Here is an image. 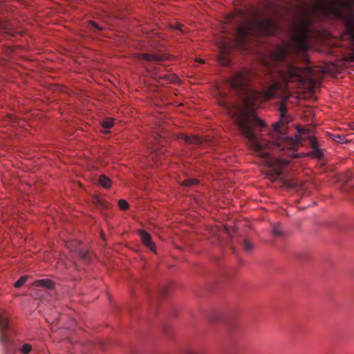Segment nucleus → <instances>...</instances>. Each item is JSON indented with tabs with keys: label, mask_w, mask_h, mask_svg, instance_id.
Instances as JSON below:
<instances>
[{
	"label": "nucleus",
	"mask_w": 354,
	"mask_h": 354,
	"mask_svg": "<svg viewBox=\"0 0 354 354\" xmlns=\"http://www.w3.org/2000/svg\"><path fill=\"white\" fill-rule=\"evenodd\" d=\"M312 8L301 6L298 16L294 19L290 42L279 46L271 55L270 64L264 62L265 77L262 89L252 88L250 83L259 80L254 71L242 69L235 73L228 84L240 102L232 103L226 99L218 101L247 140L248 147L259 156L270 169L272 180L280 179L282 185L290 188L298 185L297 180L281 177L283 169L288 160L271 156L270 150H295L301 142L304 132L295 138L285 135L289 121L285 91L288 84H303L312 74L309 67L296 66L295 59L304 55L309 48L310 28L313 23V10L323 8L326 16L344 24L345 30L341 39L348 41L354 55V1H313Z\"/></svg>",
	"instance_id": "nucleus-1"
},
{
	"label": "nucleus",
	"mask_w": 354,
	"mask_h": 354,
	"mask_svg": "<svg viewBox=\"0 0 354 354\" xmlns=\"http://www.w3.org/2000/svg\"><path fill=\"white\" fill-rule=\"evenodd\" d=\"M227 23L232 26L236 44L243 48L252 35H274L279 30L274 19L257 8L236 10L228 14Z\"/></svg>",
	"instance_id": "nucleus-2"
},
{
	"label": "nucleus",
	"mask_w": 354,
	"mask_h": 354,
	"mask_svg": "<svg viewBox=\"0 0 354 354\" xmlns=\"http://www.w3.org/2000/svg\"><path fill=\"white\" fill-rule=\"evenodd\" d=\"M14 329L10 326L8 313L0 312V342L3 346L5 354H15L14 341L12 337Z\"/></svg>",
	"instance_id": "nucleus-3"
},
{
	"label": "nucleus",
	"mask_w": 354,
	"mask_h": 354,
	"mask_svg": "<svg viewBox=\"0 0 354 354\" xmlns=\"http://www.w3.org/2000/svg\"><path fill=\"white\" fill-rule=\"evenodd\" d=\"M139 59H143L147 62H151L154 63H160L162 61L169 59L166 55H158L156 53H140L138 55Z\"/></svg>",
	"instance_id": "nucleus-4"
},
{
	"label": "nucleus",
	"mask_w": 354,
	"mask_h": 354,
	"mask_svg": "<svg viewBox=\"0 0 354 354\" xmlns=\"http://www.w3.org/2000/svg\"><path fill=\"white\" fill-rule=\"evenodd\" d=\"M301 132H304V133L302 134L301 136V140H303V137L306 135L307 136V138H308L309 144L310 145L312 149H313V154L314 157L317 158L319 159L322 158L323 157V152L318 147L317 141L315 140V138L312 136H308V133H306L305 131H301ZM302 145V141L301 143L298 145Z\"/></svg>",
	"instance_id": "nucleus-5"
},
{
	"label": "nucleus",
	"mask_w": 354,
	"mask_h": 354,
	"mask_svg": "<svg viewBox=\"0 0 354 354\" xmlns=\"http://www.w3.org/2000/svg\"><path fill=\"white\" fill-rule=\"evenodd\" d=\"M230 44L227 43L223 44L220 47V53L218 56V62L222 66H227L230 63L228 54V48Z\"/></svg>",
	"instance_id": "nucleus-6"
},
{
	"label": "nucleus",
	"mask_w": 354,
	"mask_h": 354,
	"mask_svg": "<svg viewBox=\"0 0 354 354\" xmlns=\"http://www.w3.org/2000/svg\"><path fill=\"white\" fill-rule=\"evenodd\" d=\"M139 234L142 243L151 251L156 252V245L151 240L150 234L144 230H140Z\"/></svg>",
	"instance_id": "nucleus-7"
},
{
	"label": "nucleus",
	"mask_w": 354,
	"mask_h": 354,
	"mask_svg": "<svg viewBox=\"0 0 354 354\" xmlns=\"http://www.w3.org/2000/svg\"><path fill=\"white\" fill-rule=\"evenodd\" d=\"M181 138L187 144L201 145L203 143L204 140L203 138L196 136H187L182 134Z\"/></svg>",
	"instance_id": "nucleus-8"
},
{
	"label": "nucleus",
	"mask_w": 354,
	"mask_h": 354,
	"mask_svg": "<svg viewBox=\"0 0 354 354\" xmlns=\"http://www.w3.org/2000/svg\"><path fill=\"white\" fill-rule=\"evenodd\" d=\"M0 31L4 32L8 35L15 37L17 32L12 30V25L6 21H0Z\"/></svg>",
	"instance_id": "nucleus-9"
},
{
	"label": "nucleus",
	"mask_w": 354,
	"mask_h": 354,
	"mask_svg": "<svg viewBox=\"0 0 354 354\" xmlns=\"http://www.w3.org/2000/svg\"><path fill=\"white\" fill-rule=\"evenodd\" d=\"M32 284L36 287H46L48 289H52L55 285L54 282L49 279L37 280Z\"/></svg>",
	"instance_id": "nucleus-10"
},
{
	"label": "nucleus",
	"mask_w": 354,
	"mask_h": 354,
	"mask_svg": "<svg viewBox=\"0 0 354 354\" xmlns=\"http://www.w3.org/2000/svg\"><path fill=\"white\" fill-rule=\"evenodd\" d=\"M99 183L103 187L108 189L111 187V180L109 178L106 176L105 175H102L99 177Z\"/></svg>",
	"instance_id": "nucleus-11"
},
{
	"label": "nucleus",
	"mask_w": 354,
	"mask_h": 354,
	"mask_svg": "<svg viewBox=\"0 0 354 354\" xmlns=\"http://www.w3.org/2000/svg\"><path fill=\"white\" fill-rule=\"evenodd\" d=\"M272 233L274 236H283L285 234L280 224L273 225Z\"/></svg>",
	"instance_id": "nucleus-12"
},
{
	"label": "nucleus",
	"mask_w": 354,
	"mask_h": 354,
	"mask_svg": "<svg viewBox=\"0 0 354 354\" xmlns=\"http://www.w3.org/2000/svg\"><path fill=\"white\" fill-rule=\"evenodd\" d=\"M113 124V119L111 118H106L101 122L102 127L104 129H111Z\"/></svg>",
	"instance_id": "nucleus-13"
},
{
	"label": "nucleus",
	"mask_w": 354,
	"mask_h": 354,
	"mask_svg": "<svg viewBox=\"0 0 354 354\" xmlns=\"http://www.w3.org/2000/svg\"><path fill=\"white\" fill-rule=\"evenodd\" d=\"M330 138L337 143H344L347 142L345 136L340 134H330Z\"/></svg>",
	"instance_id": "nucleus-14"
},
{
	"label": "nucleus",
	"mask_w": 354,
	"mask_h": 354,
	"mask_svg": "<svg viewBox=\"0 0 354 354\" xmlns=\"http://www.w3.org/2000/svg\"><path fill=\"white\" fill-rule=\"evenodd\" d=\"M93 203L101 209H106L108 207V205L99 197H95L93 198Z\"/></svg>",
	"instance_id": "nucleus-15"
},
{
	"label": "nucleus",
	"mask_w": 354,
	"mask_h": 354,
	"mask_svg": "<svg viewBox=\"0 0 354 354\" xmlns=\"http://www.w3.org/2000/svg\"><path fill=\"white\" fill-rule=\"evenodd\" d=\"M198 183V180L195 178L186 179L183 180L181 185L184 187H190L193 185H195Z\"/></svg>",
	"instance_id": "nucleus-16"
},
{
	"label": "nucleus",
	"mask_w": 354,
	"mask_h": 354,
	"mask_svg": "<svg viewBox=\"0 0 354 354\" xmlns=\"http://www.w3.org/2000/svg\"><path fill=\"white\" fill-rule=\"evenodd\" d=\"M32 351V346L29 344H24L20 348V352L22 354H29Z\"/></svg>",
	"instance_id": "nucleus-17"
},
{
	"label": "nucleus",
	"mask_w": 354,
	"mask_h": 354,
	"mask_svg": "<svg viewBox=\"0 0 354 354\" xmlns=\"http://www.w3.org/2000/svg\"><path fill=\"white\" fill-rule=\"evenodd\" d=\"M77 255L79 256V257L80 259H83L84 261H85L86 262H88L90 261V257H89L87 252H86V251L78 250Z\"/></svg>",
	"instance_id": "nucleus-18"
},
{
	"label": "nucleus",
	"mask_w": 354,
	"mask_h": 354,
	"mask_svg": "<svg viewBox=\"0 0 354 354\" xmlns=\"http://www.w3.org/2000/svg\"><path fill=\"white\" fill-rule=\"evenodd\" d=\"M28 279V277L26 276H22L19 278L15 283V287L17 288H21L26 281Z\"/></svg>",
	"instance_id": "nucleus-19"
},
{
	"label": "nucleus",
	"mask_w": 354,
	"mask_h": 354,
	"mask_svg": "<svg viewBox=\"0 0 354 354\" xmlns=\"http://www.w3.org/2000/svg\"><path fill=\"white\" fill-rule=\"evenodd\" d=\"M243 246L244 250L248 252H251L254 248L253 245L246 239L243 241Z\"/></svg>",
	"instance_id": "nucleus-20"
},
{
	"label": "nucleus",
	"mask_w": 354,
	"mask_h": 354,
	"mask_svg": "<svg viewBox=\"0 0 354 354\" xmlns=\"http://www.w3.org/2000/svg\"><path fill=\"white\" fill-rule=\"evenodd\" d=\"M91 26L94 28L93 31L96 33L102 31L104 28L100 26L96 22L93 21H90Z\"/></svg>",
	"instance_id": "nucleus-21"
},
{
	"label": "nucleus",
	"mask_w": 354,
	"mask_h": 354,
	"mask_svg": "<svg viewBox=\"0 0 354 354\" xmlns=\"http://www.w3.org/2000/svg\"><path fill=\"white\" fill-rule=\"evenodd\" d=\"M118 206L122 210H126L129 208L128 203L127 202V201H125L124 199H120L118 201Z\"/></svg>",
	"instance_id": "nucleus-22"
},
{
	"label": "nucleus",
	"mask_w": 354,
	"mask_h": 354,
	"mask_svg": "<svg viewBox=\"0 0 354 354\" xmlns=\"http://www.w3.org/2000/svg\"><path fill=\"white\" fill-rule=\"evenodd\" d=\"M167 288H166V287L161 288V289L159 290V292H158V297L165 295L167 293Z\"/></svg>",
	"instance_id": "nucleus-23"
},
{
	"label": "nucleus",
	"mask_w": 354,
	"mask_h": 354,
	"mask_svg": "<svg viewBox=\"0 0 354 354\" xmlns=\"http://www.w3.org/2000/svg\"><path fill=\"white\" fill-rule=\"evenodd\" d=\"M163 79H165V80H167V81H169V82H173V81H174V80H173V78L171 77V75H165V76L163 77Z\"/></svg>",
	"instance_id": "nucleus-24"
},
{
	"label": "nucleus",
	"mask_w": 354,
	"mask_h": 354,
	"mask_svg": "<svg viewBox=\"0 0 354 354\" xmlns=\"http://www.w3.org/2000/svg\"><path fill=\"white\" fill-rule=\"evenodd\" d=\"M182 27H183V25L178 24V25L176 26V29H178V30H181V31H183V30H182V29H181V28H182Z\"/></svg>",
	"instance_id": "nucleus-25"
},
{
	"label": "nucleus",
	"mask_w": 354,
	"mask_h": 354,
	"mask_svg": "<svg viewBox=\"0 0 354 354\" xmlns=\"http://www.w3.org/2000/svg\"><path fill=\"white\" fill-rule=\"evenodd\" d=\"M269 6H270V7H271V8L273 10L274 12H276V11H275V8H274V6H267L266 7H269Z\"/></svg>",
	"instance_id": "nucleus-26"
},
{
	"label": "nucleus",
	"mask_w": 354,
	"mask_h": 354,
	"mask_svg": "<svg viewBox=\"0 0 354 354\" xmlns=\"http://www.w3.org/2000/svg\"><path fill=\"white\" fill-rule=\"evenodd\" d=\"M187 354H196V353H195L194 352L189 351V352L187 353Z\"/></svg>",
	"instance_id": "nucleus-27"
},
{
	"label": "nucleus",
	"mask_w": 354,
	"mask_h": 354,
	"mask_svg": "<svg viewBox=\"0 0 354 354\" xmlns=\"http://www.w3.org/2000/svg\"><path fill=\"white\" fill-rule=\"evenodd\" d=\"M199 62H200L201 63H203V62H203V60H202V59H200V60H199Z\"/></svg>",
	"instance_id": "nucleus-28"
},
{
	"label": "nucleus",
	"mask_w": 354,
	"mask_h": 354,
	"mask_svg": "<svg viewBox=\"0 0 354 354\" xmlns=\"http://www.w3.org/2000/svg\"><path fill=\"white\" fill-rule=\"evenodd\" d=\"M352 128L354 129V124H353Z\"/></svg>",
	"instance_id": "nucleus-29"
},
{
	"label": "nucleus",
	"mask_w": 354,
	"mask_h": 354,
	"mask_svg": "<svg viewBox=\"0 0 354 354\" xmlns=\"http://www.w3.org/2000/svg\"><path fill=\"white\" fill-rule=\"evenodd\" d=\"M353 192H354V189H353Z\"/></svg>",
	"instance_id": "nucleus-30"
}]
</instances>
